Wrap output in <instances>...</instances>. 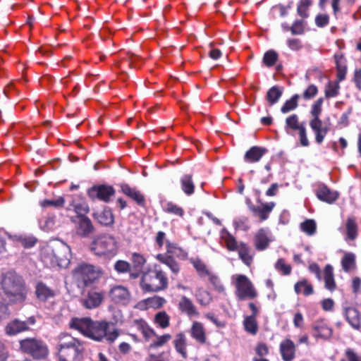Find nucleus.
Wrapping results in <instances>:
<instances>
[{
  "label": "nucleus",
  "instance_id": "obj_1",
  "mask_svg": "<svg viewBox=\"0 0 361 361\" xmlns=\"http://www.w3.org/2000/svg\"><path fill=\"white\" fill-rule=\"evenodd\" d=\"M69 326L93 341H105L109 344L114 343L121 335L114 323L106 320L94 321L90 317L73 318Z\"/></svg>",
  "mask_w": 361,
  "mask_h": 361
},
{
  "label": "nucleus",
  "instance_id": "obj_2",
  "mask_svg": "<svg viewBox=\"0 0 361 361\" xmlns=\"http://www.w3.org/2000/svg\"><path fill=\"white\" fill-rule=\"evenodd\" d=\"M56 341L55 349L59 361H82L85 347L81 341L68 334H61Z\"/></svg>",
  "mask_w": 361,
  "mask_h": 361
},
{
  "label": "nucleus",
  "instance_id": "obj_3",
  "mask_svg": "<svg viewBox=\"0 0 361 361\" xmlns=\"http://www.w3.org/2000/svg\"><path fill=\"white\" fill-rule=\"evenodd\" d=\"M140 286L144 293H158L169 287V278L161 266L154 264L142 271Z\"/></svg>",
  "mask_w": 361,
  "mask_h": 361
},
{
  "label": "nucleus",
  "instance_id": "obj_4",
  "mask_svg": "<svg viewBox=\"0 0 361 361\" xmlns=\"http://www.w3.org/2000/svg\"><path fill=\"white\" fill-rule=\"evenodd\" d=\"M102 269L94 265L81 262L72 270V276L78 288L83 290L97 282L102 276Z\"/></svg>",
  "mask_w": 361,
  "mask_h": 361
},
{
  "label": "nucleus",
  "instance_id": "obj_5",
  "mask_svg": "<svg viewBox=\"0 0 361 361\" xmlns=\"http://www.w3.org/2000/svg\"><path fill=\"white\" fill-rule=\"evenodd\" d=\"M1 283L5 293L13 298V302H23L25 300L27 290L24 281L16 272L9 271L5 274Z\"/></svg>",
  "mask_w": 361,
  "mask_h": 361
},
{
  "label": "nucleus",
  "instance_id": "obj_6",
  "mask_svg": "<svg viewBox=\"0 0 361 361\" xmlns=\"http://www.w3.org/2000/svg\"><path fill=\"white\" fill-rule=\"evenodd\" d=\"M90 250L97 256L111 258L118 252L117 241L112 235L102 233L92 238Z\"/></svg>",
  "mask_w": 361,
  "mask_h": 361
},
{
  "label": "nucleus",
  "instance_id": "obj_7",
  "mask_svg": "<svg viewBox=\"0 0 361 361\" xmlns=\"http://www.w3.org/2000/svg\"><path fill=\"white\" fill-rule=\"evenodd\" d=\"M20 350L34 359H44L49 354L47 344L37 338H25L19 341Z\"/></svg>",
  "mask_w": 361,
  "mask_h": 361
},
{
  "label": "nucleus",
  "instance_id": "obj_8",
  "mask_svg": "<svg viewBox=\"0 0 361 361\" xmlns=\"http://www.w3.org/2000/svg\"><path fill=\"white\" fill-rule=\"evenodd\" d=\"M284 128L286 133L298 135L299 143L302 147L310 145L305 123L300 122L297 114H291L286 118Z\"/></svg>",
  "mask_w": 361,
  "mask_h": 361
},
{
  "label": "nucleus",
  "instance_id": "obj_9",
  "mask_svg": "<svg viewBox=\"0 0 361 361\" xmlns=\"http://www.w3.org/2000/svg\"><path fill=\"white\" fill-rule=\"evenodd\" d=\"M36 323L34 316L28 317L25 321L14 319L6 324L4 327L5 334L8 336H14L22 332L30 330V326Z\"/></svg>",
  "mask_w": 361,
  "mask_h": 361
},
{
  "label": "nucleus",
  "instance_id": "obj_10",
  "mask_svg": "<svg viewBox=\"0 0 361 361\" xmlns=\"http://www.w3.org/2000/svg\"><path fill=\"white\" fill-rule=\"evenodd\" d=\"M87 194L92 200H99L104 202H109L111 197L115 195V189L112 185H94L87 190Z\"/></svg>",
  "mask_w": 361,
  "mask_h": 361
},
{
  "label": "nucleus",
  "instance_id": "obj_11",
  "mask_svg": "<svg viewBox=\"0 0 361 361\" xmlns=\"http://www.w3.org/2000/svg\"><path fill=\"white\" fill-rule=\"evenodd\" d=\"M346 243L355 241L359 235V226L357 218L354 216H348L343 225L338 228Z\"/></svg>",
  "mask_w": 361,
  "mask_h": 361
},
{
  "label": "nucleus",
  "instance_id": "obj_12",
  "mask_svg": "<svg viewBox=\"0 0 361 361\" xmlns=\"http://www.w3.org/2000/svg\"><path fill=\"white\" fill-rule=\"evenodd\" d=\"M71 220L75 225L77 235L81 238L89 237L95 231L91 219L87 216H74Z\"/></svg>",
  "mask_w": 361,
  "mask_h": 361
},
{
  "label": "nucleus",
  "instance_id": "obj_13",
  "mask_svg": "<svg viewBox=\"0 0 361 361\" xmlns=\"http://www.w3.org/2000/svg\"><path fill=\"white\" fill-rule=\"evenodd\" d=\"M104 298V293L94 287L87 290L85 297L81 300V303L86 309H94L102 305Z\"/></svg>",
  "mask_w": 361,
  "mask_h": 361
},
{
  "label": "nucleus",
  "instance_id": "obj_14",
  "mask_svg": "<svg viewBox=\"0 0 361 361\" xmlns=\"http://www.w3.org/2000/svg\"><path fill=\"white\" fill-rule=\"evenodd\" d=\"M109 296L113 302L121 305H127L131 300L130 291L122 285L113 286L109 289Z\"/></svg>",
  "mask_w": 361,
  "mask_h": 361
},
{
  "label": "nucleus",
  "instance_id": "obj_15",
  "mask_svg": "<svg viewBox=\"0 0 361 361\" xmlns=\"http://www.w3.org/2000/svg\"><path fill=\"white\" fill-rule=\"evenodd\" d=\"M231 283L235 288V295L238 300L248 298V278L243 274H234L231 276Z\"/></svg>",
  "mask_w": 361,
  "mask_h": 361
},
{
  "label": "nucleus",
  "instance_id": "obj_16",
  "mask_svg": "<svg viewBox=\"0 0 361 361\" xmlns=\"http://www.w3.org/2000/svg\"><path fill=\"white\" fill-rule=\"evenodd\" d=\"M275 205L276 204L274 202H260L259 204L252 207L251 211L253 216L259 222H262L269 219Z\"/></svg>",
  "mask_w": 361,
  "mask_h": 361
},
{
  "label": "nucleus",
  "instance_id": "obj_17",
  "mask_svg": "<svg viewBox=\"0 0 361 361\" xmlns=\"http://www.w3.org/2000/svg\"><path fill=\"white\" fill-rule=\"evenodd\" d=\"M309 125L314 134L315 142L320 145L323 142L326 135L329 131V128L324 125L322 119H310Z\"/></svg>",
  "mask_w": 361,
  "mask_h": 361
},
{
  "label": "nucleus",
  "instance_id": "obj_18",
  "mask_svg": "<svg viewBox=\"0 0 361 361\" xmlns=\"http://www.w3.org/2000/svg\"><path fill=\"white\" fill-rule=\"evenodd\" d=\"M279 350L283 361H293L295 357L296 345L290 338H286L281 342Z\"/></svg>",
  "mask_w": 361,
  "mask_h": 361
},
{
  "label": "nucleus",
  "instance_id": "obj_19",
  "mask_svg": "<svg viewBox=\"0 0 361 361\" xmlns=\"http://www.w3.org/2000/svg\"><path fill=\"white\" fill-rule=\"evenodd\" d=\"M343 314L353 329H360L361 316L360 312L356 308L350 306H343Z\"/></svg>",
  "mask_w": 361,
  "mask_h": 361
},
{
  "label": "nucleus",
  "instance_id": "obj_20",
  "mask_svg": "<svg viewBox=\"0 0 361 361\" xmlns=\"http://www.w3.org/2000/svg\"><path fill=\"white\" fill-rule=\"evenodd\" d=\"M54 255L58 262V267H66L69 262L68 247L63 244L51 245Z\"/></svg>",
  "mask_w": 361,
  "mask_h": 361
},
{
  "label": "nucleus",
  "instance_id": "obj_21",
  "mask_svg": "<svg viewBox=\"0 0 361 361\" xmlns=\"http://www.w3.org/2000/svg\"><path fill=\"white\" fill-rule=\"evenodd\" d=\"M121 191L127 197L135 201L138 205L144 207L145 204V198L144 195L136 188H132L127 183H121L120 185Z\"/></svg>",
  "mask_w": 361,
  "mask_h": 361
},
{
  "label": "nucleus",
  "instance_id": "obj_22",
  "mask_svg": "<svg viewBox=\"0 0 361 361\" xmlns=\"http://www.w3.org/2000/svg\"><path fill=\"white\" fill-rule=\"evenodd\" d=\"M315 193L319 200L329 204L334 202L338 197V193L336 191L330 190L323 184L318 185Z\"/></svg>",
  "mask_w": 361,
  "mask_h": 361
},
{
  "label": "nucleus",
  "instance_id": "obj_23",
  "mask_svg": "<svg viewBox=\"0 0 361 361\" xmlns=\"http://www.w3.org/2000/svg\"><path fill=\"white\" fill-rule=\"evenodd\" d=\"M92 216L102 226H109L114 223V214L109 207H105L102 211L94 212Z\"/></svg>",
  "mask_w": 361,
  "mask_h": 361
},
{
  "label": "nucleus",
  "instance_id": "obj_24",
  "mask_svg": "<svg viewBox=\"0 0 361 361\" xmlns=\"http://www.w3.org/2000/svg\"><path fill=\"white\" fill-rule=\"evenodd\" d=\"M191 337L198 343L203 345L207 341L206 330L202 323L200 322H193L190 329Z\"/></svg>",
  "mask_w": 361,
  "mask_h": 361
},
{
  "label": "nucleus",
  "instance_id": "obj_25",
  "mask_svg": "<svg viewBox=\"0 0 361 361\" xmlns=\"http://www.w3.org/2000/svg\"><path fill=\"white\" fill-rule=\"evenodd\" d=\"M271 240L269 231L262 228L259 229L255 235L254 245L257 250L261 251L265 250L268 247Z\"/></svg>",
  "mask_w": 361,
  "mask_h": 361
},
{
  "label": "nucleus",
  "instance_id": "obj_26",
  "mask_svg": "<svg viewBox=\"0 0 361 361\" xmlns=\"http://www.w3.org/2000/svg\"><path fill=\"white\" fill-rule=\"evenodd\" d=\"M314 336L324 339L329 338L332 335V329L324 320L317 321L313 326Z\"/></svg>",
  "mask_w": 361,
  "mask_h": 361
},
{
  "label": "nucleus",
  "instance_id": "obj_27",
  "mask_svg": "<svg viewBox=\"0 0 361 361\" xmlns=\"http://www.w3.org/2000/svg\"><path fill=\"white\" fill-rule=\"evenodd\" d=\"M40 258L47 267L54 268L58 267V262L54 255L51 245H47L42 248Z\"/></svg>",
  "mask_w": 361,
  "mask_h": 361
},
{
  "label": "nucleus",
  "instance_id": "obj_28",
  "mask_svg": "<svg viewBox=\"0 0 361 361\" xmlns=\"http://www.w3.org/2000/svg\"><path fill=\"white\" fill-rule=\"evenodd\" d=\"M173 343L176 352L183 358H187V338L183 331H180L176 334Z\"/></svg>",
  "mask_w": 361,
  "mask_h": 361
},
{
  "label": "nucleus",
  "instance_id": "obj_29",
  "mask_svg": "<svg viewBox=\"0 0 361 361\" xmlns=\"http://www.w3.org/2000/svg\"><path fill=\"white\" fill-rule=\"evenodd\" d=\"M334 59L336 65V76L337 82H340L345 78L347 73L346 59L343 54L341 52L336 53L334 55Z\"/></svg>",
  "mask_w": 361,
  "mask_h": 361
},
{
  "label": "nucleus",
  "instance_id": "obj_30",
  "mask_svg": "<svg viewBox=\"0 0 361 361\" xmlns=\"http://www.w3.org/2000/svg\"><path fill=\"white\" fill-rule=\"evenodd\" d=\"M156 259L161 263L167 266L174 275L176 276L178 274L180 267L178 262L173 257L169 255L158 254L156 256Z\"/></svg>",
  "mask_w": 361,
  "mask_h": 361
},
{
  "label": "nucleus",
  "instance_id": "obj_31",
  "mask_svg": "<svg viewBox=\"0 0 361 361\" xmlns=\"http://www.w3.org/2000/svg\"><path fill=\"white\" fill-rule=\"evenodd\" d=\"M35 294L39 300L45 302L49 298L54 297L55 292L44 283L39 281L36 284Z\"/></svg>",
  "mask_w": 361,
  "mask_h": 361
},
{
  "label": "nucleus",
  "instance_id": "obj_32",
  "mask_svg": "<svg viewBox=\"0 0 361 361\" xmlns=\"http://www.w3.org/2000/svg\"><path fill=\"white\" fill-rule=\"evenodd\" d=\"M178 309L182 313H185L189 317L199 315V312L197 310L196 307L192 300L186 296H182L178 302Z\"/></svg>",
  "mask_w": 361,
  "mask_h": 361
},
{
  "label": "nucleus",
  "instance_id": "obj_33",
  "mask_svg": "<svg viewBox=\"0 0 361 361\" xmlns=\"http://www.w3.org/2000/svg\"><path fill=\"white\" fill-rule=\"evenodd\" d=\"M324 280L325 288L333 292L336 288V283L334 276V269L331 265L327 264L324 269Z\"/></svg>",
  "mask_w": 361,
  "mask_h": 361
},
{
  "label": "nucleus",
  "instance_id": "obj_34",
  "mask_svg": "<svg viewBox=\"0 0 361 361\" xmlns=\"http://www.w3.org/2000/svg\"><path fill=\"white\" fill-rule=\"evenodd\" d=\"M261 307L259 304L250 303V310L252 314L250 315V334H256L258 331V325L256 317L260 313Z\"/></svg>",
  "mask_w": 361,
  "mask_h": 361
},
{
  "label": "nucleus",
  "instance_id": "obj_35",
  "mask_svg": "<svg viewBox=\"0 0 361 361\" xmlns=\"http://www.w3.org/2000/svg\"><path fill=\"white\" fill-rule=\"evenodd\" d=\"M356 257L353 252H344L341 259V266L344 271L350 272L356 269Z\"/></svg>",
  "mask_w": 361,
  "mask_h": 361
},
{
  "label": "nucleus",
  "instance_id": "obj_36",
  "mask_svg": "<svg viewBox=\"0 0 361 361\" xmlns=\"http://www.w3.org/2000/svg\"><path fill=\"white\" fill-rule=\"evenodd\" d=\"M294 290L297 294H302L305 296L310 295L314 293L312 283L305 279L298 281L294 286Z\"/></svg>",
  "mask_w": 361,
  "mask_h": 361
},
{
  "label": "nucleus",
  "instance_id": "obj_37",
  "mask_svg": "<svg viewBox=\"0 0 361 361\" xmlns=\"http://www.w3.org/2000/svg\"><path fill=\"white\" fill-rule=\"evenodd\" d=\"M180 185L181 190L186 195H192L195 192V184L192 180V175H183L180 178Z\"/></svg>",
  "mask_w": 361,
  "mask_h": 361
},
{
  "label": "nucleus",
  "instance_id": "obj_38",
  "mask_svg": "<svg viewBox=\"0 0 361 361\" xmlns=\"http://www.w3.org/2000/svg\"><path fill=\"white\" fill-rule=\"evenodd\" d=\"M283 92V88L280 86H273L267 92L266 98L270 105L278 102Z\"/></svg>",
  "mask_w": 361,
  "mask_h": 361
},
{
  "label": "nucleus",
  "instance_id": "obj_39",
  "mask_svg": "<svg viewBox=\"0 0 361 361\" xmlns=\"http://www.w3.org/2000/svg\"><path fill=\"white\" fill-rule=\"evenodd\" d=\"M154 323L159 328L165 329L170 326V316L165 311H160L155 314Z\"/></svg>",
  "mask_w": 361,
  "mask_h": 361
},
{
  "label": "nucleus",
  "instance_id": "obj_40",
  "mask_svg": "<svg viewBox=\"0 0 361 361\" xmlns=\"http://www.w3.org/2000/svg\"><path fill=\"white\" fill-rule=\"evenodd\" d=\"M299 99L300 95L295 94L289 99H287L281 107V113L288 114L292 111L295 110L298 106Z\"/></svg>",
  "mask_w": 361,
  "mask_h": 361
},
{
  "label": "nucleus",
  "instance_id": "obj_41",
  "mask_svg": "<svg viewBox=\"0 0 361 361\" xmlns=\"http://www.w3.org/2000/svg\"><path fill=\"white\" fill-rule=\"evenodd\" d=\"M317 228V223L314 219H306L300 224L301 231L310 236L316 233Z\"/></svg>",
  "mask_w": 361,
  "mask_h": 361
},
{
  "label": "nucleus",
  "instance_id": "obj_42",
  "mask_svg": "<svg viewBox=\"0 0 361 361\" xmlns=\"http://www.w3.org/2000/svg\"><path fill=\"white\" fill-rule=\"evenodd\" d=\"M339 91V82L336 80L329 81L325 87L324 95L326 98L335 97L338 95Z\"/></svg>",
  "mask_w": 361,
  "mask_h": 361
},
{
  "label": "nucleus",
  "instance_id": "obj_43",
  "mask_svg": "<svg viewBox=\"0 0 361 361\" xmlns=\"http://www.w3.org/2000/svg\"><path fill=\"white\" fill-rule=\"evenodd\" d=\"M190 262L192 264L195 270L197 271L200 277L202 278L207 276V275H209L210 271L207 269V265L202 259L196 258L194 259H191Z\"/></svg>",
  "mask_w": 361,
  "mask_h": 361
},
{
  "label": "nucleus",
  "instance_id": "obj_44",
  "mask_svg": "<svg viewBox=\"0 0 361 361\" xmlns=\"http://www.w3.org/2000/svg\"><path fill=\"white\" fill-rule=\"evenodd\" d=\"M324 99L320 97L317 99L311 106L310 115L311 119H321L320 116L322 112V105Z\"/></svg>",
  "mask_w": 361,
  "mask_h": 361
},
{
  "label": "nucleus",
  "instance_id": "obj_45",
  "mask_svg": "<svg viewBox=\"0 0 361 361\" xmlns=\"http://www.w3.org/2000/svg\"><path fill=\"white\" fill-rule=\"evenodd\" d=\"M195 297L197 301L202 306L208 305L212 300L210 293L202 288H200L197 290Z\"/></svg>",
  "mask_w": 361,
  "mask_h": 361
},
{
  "label": "nucleus",
  "instance_id": "obj_46",
  "mask_svg": "<svg viewBox=\"0 0 361 361\" xmlns=\"http://www.w3.org/2000/svg\"><path fill=\"white\" fill-rule=\"evenodd\" d=\"M267 152V149L263 147H252L250 148V161H258Z\"/></svg>",
  "mask_w": 361,
  "mask_h": 361
},
{
  "label": "nucleus",
  "instance_id": "obj_47",
  "mask_svg": "<svg viewBox=\"0 0 361 361\" xmlns=\"http://www.w3.org/2000/svg\"><path fill=\"white\" fill-rule=\"evenodd\" d=\"M313 0H300L297 6L298 14L303 18H306L309 16V8L312 5Z\"/></svg>",
  "mask_w": 361,
  "mask_h": 361
},
{
  "label": "nucleus",
  "instance_id": "obj_48",
  "mask_svg": "<svg viewBox=\"0 0 361 361\" xmlns=\"http://www.w3.org/2000/svg\"><path fill=\"white\" fill-rule=\"evenodd\" d=\"M164 211L166 213L172 214L179 217H183L184 215L183 209L172 202H168L166 203L164 207Z\"/></svg>",
  "mask_w": 361,
  "mask_h": 361
},
{
  "label": "nucleus",
  "instance_id": "obj_49",
  "mask_svg": "<svg viewBox=\"0 0 361 361\" xmlns=\"http://www.w3.org/2000/svg\"><path fill=\"white\" fill-rule=\"evenodd\" d=\"M157 339L151 343L149 346V350L157 349L166 344L171 338V335L169 334H165L161 336L157 335Z\"/></svg>",
  "mask_w": 361,
  "mask_h": 361
},
{
  "label": "nucleus",
  "instance_id": "obj_50",
  "mask_svg": "<svg viewBox=\"0 0 361 361\" xmlns=\"http://www.w3.org/2000/svg\"><path fill=\"white\" fill-rule=\"evenodd\" d=\"M131 262L133 269L142 270L147 259L142 255L137 252H133L131 257Z\"/></svg>",
  "mask_w": 361,
  "mask_h": 361
},
{
  "label": "nucleus",
  "instance_id": "obj_51",
  "mask_svg": "<svg viewBox=\"0 0 361 361\" xmlns=\"http://www.w3.org/2000/svg\"><path fill=\"white\" fill-rule=\"evenodd\" d=\"M275 269L283 275H289L291 273L292 267L287 264L286 260L280 258L275 264Z\"/></svg>",
  "mask_w": 361,
  "mask_h": 361
},
{
  "label": "nucleus",
  "instance_id": "obj_52",
  "mask_svg": "<svg viewBox=\"0 0 361 361\" xmlns=\"http://www.w3.org/2000/svg\"><path fill=\"white\" fill-rule=\"evenodd\" d=\"M279 58L278 54L274 50L267 51L263 57V62L267 67L273 66Z\"/></svg>",
  "mask_w": 361,
  "mask_h": 361
},
{
  "label": "nucleus",
  "instance_id": "obj_53",
  "mask_svg": "<svg viewBox=\"0 0 361 361\" xmlns=\"http://www.w3.org/2000/svg\"><path fill=\"white\" fill-rule=\"evenodd\" d=\"M166 299L159 295H154L147 299V303L149 305L150 307L154 309H159L162 307L166 304Z\"/></svg>",
  "mask_w": 361,
  "mask_h": 361
},
{
  "label": "nucleus",
  "instance_id": "obj_54",
  "mask_svg": "<svg viewBox=\"0 0 361 361\" xmlns=\"http://www.w3.org/2000/svg\"><path fill=\"white\" fill-rule=\"evenodd\" d=\"M305 23L302 20H295L290 27H287L286 30H290L293 35H302L305 31Z\"/></svg>",
  "mask_w": 361,
  "mask_h": 361
},
{
  "label": "nucleus",
  "instance_id": "obj_55",
  "mask_svg": "<svg viewBox=\"0 0 361 361\" xmlns=\"http://www.w3.org/2000/svg\"><path fill=\"white\" fill-rule=\"evenodd\" d=\"M114 268L118 274H126L130 271L131 265L125 260H118L115 262Z\"/></svg>",
  "mask_w": 361,
  "mask_h": 361
},
{
  "label": "nucleus",
  "instance_id": "obj_56",
  "mask_svg": "<svg viewBox=\"0 0 361 361\" xmlns=\"http://www.w3.org/2000/svg\"><path fill=\"white\" fill-rule=\"evenodd\" d=\"M65 200L62 197H59L56 200H44L41 202L42 207H62L64 205Z\"/></svg>",
  "mask_w": 361,
  "mask_h": 361
},
{
  "label": "nucleus",
  "instance_id": "obj_57",
  "mask_svg": "<svg viewBox=\"0 0 361 361\" xmlns=\"http://www.w3.org/2000/svg\"><path fill=\"white\" fill-rule=\"evenodd\" d=\"M207 276H209V281L213 285L215 290L218 291L219 293H221L224 290V287L217 276L210 272L209 275H207Z\"/></svg>",
  "mask_w": 361,
  "mask_h": 361
},
{
  "label": "nucleus",
  "instance_id": "obj_58",
  "mask_svg": "<svg viewBox=\"0 0 361 361\" xmlns=\"http://www.w3.org/2000/svg\"><path fill=\"white\" fill-rule=\"evenodd\" d=\"M18 241H19L25 248H31L35 245L37 240L35 237L19 236Z\"/></svg>",
  "mask_w": 361,
  "mask_h": 361
},
{
  "label": "nucleus",
  "instance_id": "obj_59",
  "mask_svg": "<svg viewBox=\"0 0 361 361\" xmlns=\"http://www.w3.org/2000/svg\"><path fill=\"white\" fill-rule=\"evenodd\" d=\"M318 93V88L314 85H310L303 92L302 97L305 100L314 98Z\"/></svg>",
  "mask_w": 361,
  "mask_h": 361
},
{
  "label": "nucleus",
  "instance_id": "obj_60",
  "mask_svg": "<svg viewBox=\"0 0 361 361\" xmlns=\"http://www.w3.org/2000/svg\"><path fill=\"white\" fill-rule=\"evenodd\" d=\"M73 209L76 213L75 216H86L90 212L88 204L85 202L74 204Z\"/></svg>",
  "mask_w": 361,
  "mask_h": 361
},
{
  "label": "nucleus",
  "instance_id": "obj_61",
  "mask_svg": "<svg viewBox=\"0 0 361 361\" xmlns=\"http://www.w3.org/2000/svg\"><path fill=\"white\" fill-rule=\"evenodd\" d=\"M255 351L259 357H264L269 353V347L264 343H259L255 347Z\"/></svg>",
  "mask_w": 361,
  "mask_h": 361
},
{
  "label": "nucleus",
  "instance_id": "obj_62",
  "mask_svg": "<svg viewBox=\"0 0 361 361\" xmlns=\"http://www.w3.org/2000/svg\"><path fill=\"white\" fill-rule=\"evenodd\" d=\"M233 224L237 229L245 231L247 228V219L245 216L238 217L234 219Z\"/></svg>",
  "mask_w": 361,
  "mask_h": 361
},
{
  "label": "nucleus",
  "instance_id": "obj_63",
  "mask_svg": "<svg viewBox=\"0 0 361 361\" xmlns=\"http://www.w3.org/2000/svg\"><path fill=\"white\" fill-rule=\"evenodd\" d=\"M329 23V16L327 14H319L315 17V24L319 27L327 25Z\"/></svg>",
  "mask_w": 361,
  "mask_h": 361
},
{
  "label": "nucleus",
  "instance_id": "obj_64",
  "mask_svg": "<svg viewBox=\"0 0 361 361\" xmlns=\"http://www.w3.org/2000/svg\"><path fill=\"white\" fill-rule=\"evenodd\" d=\"M345 355L348 361H361V355H357L352 348H347Z\"/></svg>",
  "mask_w": 361,
  "mask_h": 361
}]
</instances>
